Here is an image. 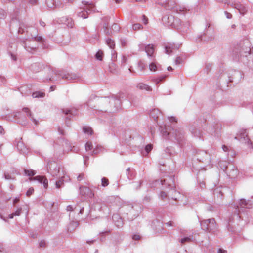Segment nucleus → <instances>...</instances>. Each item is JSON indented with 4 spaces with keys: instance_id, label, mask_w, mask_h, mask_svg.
<instances>
[{
    "instance_id": "obj_1",
    "label": "nucleus",
    "mask_w": 253,
    "mask_h": 253,
    "mask_svg": "<svg viewBox=\"0 0 253 253\" xmlns=\"http://www.w3.org/2000/svg\"><path fill=\"white\" fill-rule=\"evenodd\" d=\"M9 28L11 31L15 29L18 33L25 34L26 39L34 40L41 44L43 48L46 47L45 40L41 36H38V30L35 27L25 26L21 24L16 18H13L10 22Z\"/></svg>"
},
{
    "instance_id": "obj_2",
    "label": "nucleus",
    "mask_w": 253,
    "mask_h": 253,
    "mask_svg": "<svg viewBox=\"0 0 253 253\" xmlns=\"http://www.w3.org/2000/svg\"><path fill=\"white\" fill-rule=\"evenodd\" d=\"M124 94H120L117 97L115 96L105 97L97 98L98 108L95 109L98 113H113L121 108V102L123 100Z\"/></svg>"
},
{
    "instance_id": "obj_3",
    "label": "nucleus",
    "mask_w": 253,
    "mask_h": 253,
    "mask_svg": "<svg viewBox=\"0 0 253 253\" xmlns=\"http://www.w3.org/2000/svg\"><path fill=\"white\" fill-rule=\"evenodd\" d=\"M155 186L162 185L164 188H169L172 190V193L170 195L171 199L175 201H180L184 196L179 192L175 190V184L174 183V176L166 175L162 179L156 180L155 181Z\"/></svg>"
},
{
    "instance_id": "obj_4",
    "label": "nucleus",
    "mask_w": 253,
    "mask_h": 253,
    "mask_svg": "<svg viewBox=\"0 0 253 253\" xmlns=\"http://www.w3.org/2000/svg\"><path fill=\"white\" fill-rule=\"evenodd\" d=\"M251 43L248 40H245L233 45L231 55L234 60H239L242 57L251 55Z\"/></svg>"
},
{
    "instance_id": "obj_5",
    "label": "nucleus",
    "mask_w": 253,
    "mask_h": 253,
    "mask_svg": "<svg viewBox=\"0 0 253 253\" xmlns=\"http://www.w3.org/2000/svg\"><path fill=\"white\" fill-rule=\"evenodd\" d=\"M160 130L163 136L166 138L169 137H172L179 144H181L185 139L184 132L182 129L180 128L176 129H170L168 130L166 126L163 127L160 125Z\"/></svg>"
},
{
    "instance_id": "obj_6",
    "label": "nucleus",
    "mask_w": 253,
    "mask_h": 253,
    "mask_svg": "<svg viewBox=\"0 0 253 253\" xmlns=\"http://www.w3.org/2000/svg\"><path fill=\"white\" fill-rule=\"evenodd\" d=\"M30 69L34 73L39 72L42 70V72L47 75L43 79L44 82H48L53 81L54 78L53 75L55 71L51 69L50 67H45L44 65L41 62H36L32 64L30 67Z\"/></svg>"
},
{
    "instance_id": "obj_7",
    "label": "nucleus",
    "mask_w": 253,
    "mask_h": 253,
    "mask_svg": "<svg viewBox=\"0 0 253 253\" xmlns=\"http://www.w3.org/2000/svg\"><path fill=\"white\" fill-rule=\"evenodd\" d=\"M47 170L53 177L65 178V173L63 170L60 171V168L55 161L49 162L47 164Z\"/></svg>"
},
{
    "instance_id": "obj_8",
    "label": "nucleus",
    "mask_w": 253,
    "mask_h": 253,
    "mask_svg": "<svg viewBox=\"0 0 253 253\" xmlns=\"http://www.w3.org/2000/svg\"><path fill=\"white\" fill-rule=\"evenodd\" d=\"M253 207V203L251 200H246L245 199H240L237 203L234 204L237 216L240 218L239 214L243 212L246 209H251Z\"/></svg>"
},
{
    "instance_id": "obj_9",
    "label": "nucleus",
    "mask_w": 253,
    "mask_h": 253,
    "mask_svg": "<svg viewBox=\"0 0 253 253\" xmlns=\"http://www.w3.org/2000/svg\"><path fill=\"white\" fill-rule=\"evenodd\" d=\"M54 74L58 75L59 78L70 82L78 81L81 80L79 74L74 73H68L62 70L55 71Z\"/></svg>"
},
{
    "instance_id": "obj_10",
    "label": "nucleus",
    "mask_w": 253,
    "mask_h": 253,
    "mask_svg": "<svg viewBox=\"0 0 253 253\" xmlns=\"http://www.w3.org/2000/svg\"><path fill=\"white\" fill-rule=\"evenodd\" d=\"M202 229L209 232H214L216 229V223L214 218L200 221Z\"/></svg>"
},
{
    "instance_id": "obj_11",
    "label": "nucleus",
    "mask_w": 253,
    "mask_h": 253,
    "mask_svg": "<svg viewBox=\"0 0 253 253\" xmlns=\"http://www.w3.org/2000/svg\"><path fill=\"white\" fill-rule=\"evenodd\" d=\"M56 145L62 146L64 152L71 151L76 153L79 150V147L75 146H72V144L63 137H60L58 139Z\"/></svg>"
},
{
    "instance_id": "obj_12",
    "label": "nucleus",
    "mask_w": 253,
    "mask_h": 253,
    "mask_svg": "<svg viewBox=\"0 0 253 253\" xmlns=\"http://www.w3.org/2000/svg\"><path fill=\"white\" fill-rule=\"evenodd\" d=\"M35 41L31 39H25L21 41L20 44L27 52L33 54L38 48V45L34 43Z\"/></svg>"
},
{
    "instance_id": "obj_13",
    "label": "nucleus",
    "mask_w": 253,
    "mask_h": 253,
    "mask_svg": "<svg viewBox=\"0 0 253 253\" xmlns=\"http://www.w3.org/2000/svg\"><path fill=\"white\" fill-rule=\"evenodd\" d=\"M82 3H84L85 5L84 7V11L79 12L77 13V15L78 17L86 19L88 17V15L89 13L95 11V7L92 3H90L88 1H82Z\"/></svg>"
},
{
    "instance_id": "obj_14",
    "label": "nucleus",
    "mask_w": 253,
    "mask_h": 253,
    "mask_svg": "<svg viewBox=\"0 0 253 253\" xmlns=\"http://www.w3.org/2000/svg\"><path fill=\"white\" fill-rule=\"evenodd\" d=\"M243 74L240 71L237 70H233L229 73V82L234 83L237 84L243 78Z\"/></svg>"
},
{
    "instance_id": "obj_15",
    "label": "nucleus",
    "mask_w": 253,
    "mask_h": 253,
    "mask_svg": "<svg viewBox=\"0 0 253 253\" xmlns=\"http://www.w3.org/2000/svg\"><path fill=\"white\" fill-rule=\"evenodd\" d=\"M176 3L173 0H168L166 1L164 7L167 10H171L175 8V10L177 13L184 11L186 8L181 7H175Z\"/></svg>"
},
{
    "instance_id": "obj_16",
    "label": "nucleus",
    "mask_w": 253,
    "mask_h": 253,
    "mask_svg": "<svg viewBox=\"0 0 253 253\" xmlns=\"http://www.w3.org/2000/svg\"><path fill=\"white\" fill-rule=\"evenodd\" d=\"M197 160L205 164H209L210 161V155L205 151H199L197 153Z\"/></svg>"
},
{
    "instance_id": "obj_17",
    "label": "nucleus",
    "mask_w": 253,
    "mask_h": 253,
    "mask_svg": "<svg viewBox=\"0 0 253 253\" xmlns=\"http://www.w3.org/2000/svg\"><path fill=\"white\" fill-rule=\"evenodd\" d=\"M235 139L238 140L241 142H245L247 144L248 148L252 149L251 146L248 144V141L252 142L249 139L246 130L241 131L238 134V136L235 137Z\"/></svg>"
},
{
    "instance_id": "obj_18",
    "label": "nucleus",
    "mask_w": 253,
    "mask_h": 253,
    "mask_svg": "<svg viewBox=\"0 0 253 253\" xmlns=\"http://www.w3.org/2000/svg\"><path fill=\"white\" fill-rule=\"evenodd\" d=\"M46 3L49 10L63 7L62 4L59 0H46Z\"/></svg>"
},
{
    "instance_id": "obj_19",
    "label": "nucleus",
    "mask_w": 253,
    "mask_h": 253,
    "mask_svg": "<svg viewBox=\"0 0 253 253\" xmlns=\"http://www.w3.org/2000/svg\"><path fill=\"white\" fill-rule=\"evenodd\" d=\"M6 119L8 121H13L15 119H21L25 122L27 121V119L25 116H23L22 113L20 111L14 112L11 115H7Z\"/></svg>"
},
{
    "instance_id": "obj_20",
    "label": "nucleus",
    "mask_w": 253,
    "mask_h": 253,
    "mask_svg": "<svg viewBox=\"0 0 253 253\" xmlns=\"http://www.w3.org/2000/svg\"><path fill=\"white\" fill-rule=\"evenodd\" d=\"M145 48V52L147 53V55L148 57L151 59H153V54L154 53V47L153 45L152 44H148L147 45H145L144 44L140 45V48Z\"/></svg>"
},
{
    "instance_id": "obj_21",
    "label": "nucleus",
    "mask_w": 253,
    "mask_h": 253,
    "mask_svg": "<svg viewBox=\"0 0 253 253\" xmlns=\"http://www.w3.org/2000/svg\"><path fill=\"white\" fill-rule=\"evenodd\" d=\"M230 4L233 8L237 9L240 14L244 15L247 11L246 7L240 2H229Z\"/></svg>"
},
{
    "instance_id": "obj_22",
    "label": "nucleus",
    "mask_w": 253,
    "mask_h": 253,
    "mask_svg": "<svg viewBox=\"0 0 253 253\" xmlns=\"http://www.w3.org/2000/svg\"><path fill=\"white\" fill-rule=\"evenodd\" d=\"M222 169L224 171L226 172L228 176L231 178H235L238 174V169L234 166H232V168L229 172H228L229 168L226 166H225Z\"/></svg>"
},
{
    "instance_id": "obj_23",
    "label": "nucleus",
    "mask_w": 253,
    "mask_h": 253,
    "mask_svg": "<svg viewBox=\"0 0 253 253\" xmlns=\"http://www.w3.org/2000/svg\"><path fill=\"white\" fill-rule=\"evenodd\" d=\"M22 110L26 114L27 117H28L35 125H37L38 124V121L34 118V115L29 108L24 107L22 108Z\"/></svg>"
},
{
    "instance_id": "obj_24",
    "label": "nucleus",
    "mask_w": 253,
    "mask_h": 253,
    "mask_svg": "<svg viewBox=\"0 0 253 253\" xmlns=\"http://www.w3.org/2000/svg\"><path fill=\"white\" fill-rule=\"evenodd\" d=\"M80 193L82 195L87 196L89 198H92L94 195V193L90 190V189L86 186L80 187Z\"/></svg>"
},
{
    "instance_id": "obj_25",
    "label": "nucleus",
    "mask_w": 253,
    "mask_h": 253,
    "mask_svg": "<svg viewBox=\"0 0 253 253\" xmlns=\"http://www.w3.org/2000/svg\"><path fill=\"white\" fill-rule=\"evenodd\" d=\"M201 41L205 42L211 41L214 39V36L212 33L211 32L210 30H207L204 34L201 36Z\"/></svg>"
},
{
    "instance_id": "obj_26",
    "label": "nucleus",
    "mask_w": 253,
    "mask_h": 253,
    "mask_svg": "<svg viewBox=\"0 0 253 253\" xmlns=\"http://www.w3.org/2000/svg\"><path fill=\"white\" fill-rule=\"evenodd\" d=\"M33 179L43 184L44 188L46 189L48 187V180L45 176H37L34 177Z\"/></svg>"
},
{
    "instance_id": "obj_27",
    "label": "nucleus",
    "mask_w": 253,
    "mask_h": 253,
    "mask_svg": "<svg viewBox=\"0 0 253 253\" xmlns=\"http://www.w3.org/2000/svg\"><path fill=\"white\" fill-rule=\"evenodd\" d=\"M153 225L155 226V230L156 232L160 233H164L166 231L163 227V223L158 220H154L153 222Z\"/></svg>"
},
{
    "instance_id": "obj_28",
    "label": "nucleus",
    "mask_w": 253,
    "mask_h": 253,
    "mask_svg": "<svg viewBox=\"0 0 253 253\" xmlns=\"http://www.w3.org/2000/svg\"><path fill=\"white\" fill-rule=\"evenodd\" d=\"M112 220L117 227L120 228L123 226V220L119 214H114L112 216Z\"/></svg>"
},
{
    "instance_id": "obj_29",
    "label": "nucleus",
    "mask_w": 253,
    "mask_h": 253,
    "mask_svg": "<svg viewBox=\"0 0 253 253\" xmlns=\"http://www.w3.org/2000/svg\"><path fill=\"white\" fill-rule=\"evenodd\" d=\"M191 133L195 137L199 138H201L203 136V132L201 130L195 126H192L190 128Z\"/></svg>"
},
{
    "instance_id": "obj_30",
    "label": "nucleus",
    "mask_w": 253,
    "mask_h": 253,
    "mask_svg": "<svg viewBox=\"0 0 253 253\" xmlns=\"http://www.w3.org/2000/svg\"><path fill=\"white\" fill-rule=\"evenodd\" d=\"M126 174L128 179L131 180L135 177L136 173L133 169L129 167L126 169Z\"/></svg>"
},
{
    "instance_id": "obj_31",
    "label": "nucleus",
    "mask_w": 253,
    "mask_h": 253,
    "mask_svg": "<svg viewBox=\"0 0 253 253\" xmlns=\"http://www.w3.org/2000/svg\"><path fill=\"white\" fill-rule=\"evenodd\" d=\"M149 114L151 118L157 121V119L161 115V112L158 109L154 108L150 111Z\"/></svg>"
},
{
    "instance_id": "obj_32",
    "label": "nucleus",
    "mask_w": 253,
    "mask_h": 253,
    "mask_svg": "<svg viewBox=\"0 0 253 253\" xmlns=\"http://www.w3.org/2000/svg\"><path fill=\"white\" fill-rule=\"evenodd\" d=\"M17 148L21 153L25 154L28 153V149L22 142L19 141L17 143Z\"/></svg>"
},
{
    "instance_id": "obj_33",
    "label": "nucleus",
    "mask_w": 253,
    "mask_h": 253,
    "mask_svg": "<svg viewBox=\"0 0 253 253\" xmlns=\"http://www.w3.org/2000/svg\"><path fill=\"white\" fill-rule=\"evenodd\" d=\"M106 151L105 149L102 146L97 145L91 152V155H95L98 154L103 153Z\"/></svg>"
},
{
    "instance_id": "obj_34",
    "label": "nucleus",
    "mask_w": 253,
    "mask_h": 253,
    "mask_svg": "<svg viewBox=\"0 0 253 253\" xmlns=\"http://www.w3.org/2000/svg\"><path fill=\"white\" fill-rule=\"evenodd\" d=\"M153 62L149 65V69L151 72H156L158 70L160 65L156 62H154V59H151Z\"/></svg>"
},
{
    "instance_id": "obj_35",
    "label": "nucleus",
    "mask_w": 253,
    "mask_h": 253,
    "mask_svg": "<svg viewBox=\"0 0 253 253\" xmlns=\"http://www.w3.org/2000/svg\"><path fill=\"white\" fill-rule=\"evenodd\" d=\"M137 87L141 90H145L147 91H151L152 90L150 86L142 83L138 84L137 85Z\"/></svg>"
},
{
    "instance_id": "obj_36",
    "label": "nucleus",
    "mask_w": 253,
    "mask_h": 253,
    "mask_svg": "<svg viewBox=\"0 0 253 253\" xmlns=\"http://www.w3.org/2000/svg\"><path fill=\"white\" fill-rule=\"evenodd\" d=\"M174 48H175L176 49L178 48V47L176 46V47L172 44H169L168 45H166L165 47V53L167 54H170L172 52V50L174 49Z\"/></svg>"
},
{
    "instance_id": "obj_37",
    "label": "nucleus",
    "mask_w": 253,
    "mask_h": 253,
    "mask_svg": "<svg viewBox=\"0 0 253 253\" xmlns=\"http://www.w3.org/2000/svg\"><path fill=\"white\" fill-rule=\"evenodd\" d=\"M193 239V235H190L189 236L184 237L180 239L179 242L181 244H185L186 243H189L192 241Z\"/></svg>"
},
{
    "instance_id": "obj_38",
    "label": "nucleus",
    "mask_w": 253,
    "mask_h": 253,
    "mask_svg": "<svg viewBox=\"0 0 253 253\" xmlns=\"http://www.w3.org/2000/svg\"><path fill=\"white\" fill-rule=\"evenodd\" d=\"M63 113H64L65 115H69V117H67V119H70V117L74 116L76 114L77 110H75L74 111L72 110L66 109H62Z\"/></svg>"
},
{
    "instance_id": "obj_39",
    "label": "nucleus",
    "mask_w": 253,
    "mask_h": 253,
    "mask_svg": "<svg viewBox=\"0 0 253 253\" xmlns=\"http://www.w3.org/2000/svg\"><path fill=\"white\" fill-rule=\"evenodd\" d=\"M106 44L112 49H114L115 47L114 41L110 38L106 39Z\"/></svg>"
},
{
    "instance_id": "obj_40",
    "label": "nucleus",
    "mask_w": 253,
    "mask_h": 253,
    "mask_svg": "<svg viewBox=\"0 0 253 253\" xmlns=\"http://www.w3.org/2000/svg\"><path fill=\"white\" fill-rule=\"evenodd\" d=\"M221 128V125L220 124H216L215 125L213 126V127L211 128V130H210V133L212 135H215L216 133H217L219 130Z\"/></svg>"
},
{
    "instance_id": "obj_41",
    "label": "nucleus",
    "mask_w": 253,
    "mask_h": 253,
    "mask_svg": "<svg viewBox=\"0 0 253 253\" xmlns=\"http://www.w3.org/2000/svg\"><path fill=\"white\" fill-rule=\"evenodd\" d=\"M63 19H65V24L69 28H72L74 26V22L71 18L65 17L63 18Z\"/></svg>"
},
{
    "instance_id": "obj_42",
    "label": "nucleus",
    "mask_w": 253,
    "mask_h": 253,
    "mask_svg": "<svg viewBox=\"0 0 253 253\" xmlns=\"http://www.w3.org/2000/svg\"><path fill=\"white\" fill-rule=\"evenodd\" d=\"M146 65L143 63V61H140L138 62L137 64V69L139 71L144 72L146 69Z\"/></svg>"
},
{
    "instance_id": "obj_43",
    "label": "nucleus",
    "mask_w": 253,
    "mask_h": 253,
    "mask_svg": "<svg viewBox=\"0 0 253 253\" xmlns=\"http://www.w3.org/2000/svg\"><path fill=\"white\" fill-rule=\"evenodd\" d=\"M32 96L33 98H43L45 96V93L39 91H35L32 93Z\"/></svg>"
},
{
    "instance_id": "obj_44",
    "label": "nucleus",
    "mask_w": 253,
    "mask_h": 253,
    "mask_svg": "<svg viewBox=\"0 0 253 253\" xmlns=\"http://www.w3.org/2000/svg\"><path fill=\"white\" fill-rule=\"evenodd\" d=\"M58 179V180H57L55 182V185L56 187L57 188H60L63 185H64V178H57Z\"/></svg>"
},
{
    "instance_id": "obj_45",
    "label": "nucleus",
    "mask_w": 253,
    "mask_h": 253,
    "mask_svg": "<svg viewBox=\"0 0 253 253\" xmlns=\"http://www.w3.org/2000/svg\"><path fill=\"white\" fill-rule=\"evenodd\" d=\"M22 208H18L14 212L9 215V218L12 219L14 216H19L21 213Z\"/></svg>"
},
{
    "instance_id": "obj_46",
    "label": "nucleus",
    "mask_w": 253,
    "mask_h": 253,
    "mask_svg": "<svg viewBox=\"0 0 253 253\" xmlns=\"http://www.w3.org/2000/svg\"><path fill=\"white\" fill-rule=\"evenodd\" d=\"M78 226V223L76 221H72L70 222L69 225L68 231L69 232H72V231L74 230L75 228H76Z\"/></svg>"
},
{
    "instance_id": "obj_47",
    "label": "nucleus",
    "mask_w": 253,
    "mask_h": 253,
    "mask_svg": "<svg viewBox=\"0 0 253 253\" xmlns=\"http://www.w3.org/2000/svg\"><path fill=\"white\" fill-rule=\"evenodd\" d=\"M167 75L164 76H160L158 78H153L152 79V81L156 84H158L160 82L163 81L166 78Z\"/></svg>"
},
{
    "instance_id": "obj_48",
    "label": "nucleus",
    "mask_w": 253,
    "mask_h": 253,
    "mask_svg": "<svg viewBox=\"0 0 253 253\" xmlns=\"http://www.w3.org/2000/svg\"><path fill=\"white\" fill-rule=\"evenodd\" d=\"M83 132L88 135H92L93 130L92 128L88 126H85L83 128Z\"/></svg>"
},
{
    "instance_id": "obj_49",
    "label": "nucleus",
    "mask_w": 253,
    "mask_h": 253,
    "mask_svg": "<svg viewBox=\"0 0 253 253\" xmlns=\"http://www.w3.org/2000/svg\"><path fill=\"white\" fill-rule=\"evenodd\" d=\"M104 33L107 35H110L112 34V31L108 28V25L106 23L103 26Z\"/></svg>"
},
{
    "instance_id": "obj_50",
    "label": "nucleus",
    "mask_w": 253,
    "mask_h": 253,
    "mask_svg": "<svg viewBox=\"0 0 253 253\" xmlns=\"http://www.w3.org/2000/svg\"><path fill=\"white\" fill-rule=\"evenodd\" d=\"M109 184V180L106 177H103L101 179V185L103 187H106Z\"/></svg>"
},
{
    "instance_id": "obj_51",
    "label": "nucleus",
    "mask_w": 253,
    "mask_h": 253,
    "mask_svg": "<svg viewBox=\"0 0 253 253\" xmlns=\"http://www.w3.org/2000/svg\"><path fill=\"white\" fill-rule=\"evenodd\" d=\"M103 55V52L99 50L96 53L95 58L98 60L101 61L102 60Z\"/></svg>"
},
{
    "instance_id": "obj_52",
    "label": "nucleus",
    "mask_w": 253,
    "mask_h": 253,
    "mask_svg": "<svg viewBox=\"0 0 253 253\" xmlns=\"http://www.w3.org/2000/svg\"><path fill=\"white\" fill-rule=\"evenodd\" d=\"M143 28V26L140 23H135L132 25V29L134 31L141 30Z\"/></svg>"
},
{
    "instance_id": "obj_53",
    "label": "nucleus",
    "mask_w": 253,
    "mask_h": 253,
    "mask_svg": "<svg viewBox=\"0 0 253 253\" xmlns=\"http://www.w3.org/2000/svg\"><path fill=\"white\" fill-rule=\"evenodd\" d=\"M24 172L27 175L29 176H34L36 173L34 170L28 169H25Z\"/></svg>"
},
{
    "instance_id": "obj_54",
    "label": "nucleus",
    "mask_w": 253,
    "mask_h": 253,
    "mask_svg": "<svg viewBox=\"0 0 253 253\" xmlns=\"http://www.w3.org/2000/svg\"><path fill=\"white\" fill-rule=\"evenodd\" d=\"M85 148L86 151L91 150L93 148V145L91 142H87L85 145Z\"/></svg>"
},
{
    "instance_id": "obj_55",
    "label": "nucleus",
    "mask_w": 253,
    "mask_h": 253,
    "mask_svg": "<svg viewBox=\"0 0 253 253\" xmlns=\"http://www.w3.org/2000/svg\"><path fill=\"white\" fill-rule=\"evenodd\" d=\"M120 43L122 46L125 47L127 45V40L125 38H121L120 39Z\"/></svg>"
},
{
    "instance_id": "obj_56",
    "label": "nucleus",
    "mask_w": 253,
    "mask_h": 253,
    "mask_svg": "<svg viewBox=\"0 0 253 253\" xmlns=\"http://www.w3.org/2000/svg\"><path fill=\"white\" fill-rule=\"evenodd\" d=\"M112 29L114 32H118L120 30V27L117 24L114 23L112 26Z\"/></svg>"
},
{
    "instance_id": "obj_57",
    "label": "nucleus",
    "mask_w": 253,
    "mask_h": 253,
    "mask_svg": "<svg viewBox=\"0 0 253 253\" xmlns=\"http://www.w3.org/2000/svg\"><path fill=\"white\" fill-rule=\"evenodd\" d=\"M135 184L134 187L136 190L139 189L141 186L142 181H140L139 182H134Z\"/></svg>"
},
{
    "instance_id": "obj_58",
    "label": "nucleus",
    "mask_w": 253,
    "mask_h": 253,
    "mask_svg": "<svg viewBox=\"0 0 253 253\" xmlns=\"http://www.w3.org/2000/svg\"><path fill=\"white\" fill-rule=\"evenodd\" d=\"M153 146L151 144L147 145L145 147V150L147 153H149L152 149Z\"/></svg>"
},
{
    "instance_id": "obj_59",
    "label": "nucleus",
    "mask_w": 253,
    "mask_h": 253,
    "mask_svg": "<svg viewBox=\"0 0 253 253\" xmlns=\"http://www.w3.org/2000/svg\"><path fill=\"white\" fill-rule=\"evenodd\" d=\"M34 191V188H32V187H31V188H29V189L27 191L26 194V195H27V196H28V197H29V196H31V195L33 193Z\"/></svg>"
},
{
    "instance_id": "obj_60",
    "label": "nucleus",
    "mask_w": 253,
    "mask_h": 253,
    "mask_svg": "<svg viewBox=\"0 0 253 253\" xmlns=\"http://www.w3.org/2000/svg\"><path fill=\"white\" fill-rule=\"evenodd\" d=\"M6 16L5 12L1 8H0V19H3Z\"/></svg>"
},
{
    "instance_id": "obj_61",
    "label": "nucleus",
    "mask_w": 253,
    "mask_h": 253,
    "mask_svg": "<svg viewBox=\"0 0 253 253\" xmlns=\"http://www.w3.org/2000/svg\"><path fill=\"white\" fill-rule=\"evenodd\" d=\"M182 59L181 57L178 56L176 57L175 60V63L176 65H179L181 64L182 62Z\"/></svg>"
},
{
    "instance_id": "obj_62",
    "label": "nucleus",
    "mask_w": 253,
    "mask_h": 253,
    "mask_svg": "<svg viewBox=\"0 0 253 253\" xmlns=\"http://www.w3.org/2000/svg\"><path fill=\"white\" fill-rule=\"evenodd\" d=\"M151 200V197L149 195L145 196L143 198V201L145 203H148Z\"/></svg>"
},
{
    "instance_id": "obj_63",
    "label": "nucleus",
    "mask_w": 253,
    "mask_h": 253,
    "mask_svg": "<svg viewBox=\"0 0 253 253\" xmlns=\"http://www.w3.org/2000/svg\"><path fill=\"white\" fill-rule=\"evenodd\" d=\"M167 196V193L164 192V191H161L160 193V195H159V197L162 199H165Z\"/></svg>"
},
{
    "instance_id": "obj_64",
    "label": "nucleus",
    "mask_w": 253,
    "mask_h": 253,
    "mask_svg": "<svg viewBox=\"0 0 253 253\" xmlns=\"http://www.w3.org/2000/svg\"><path fill=\"white\" fill-rule=\"evenodd\" d=\"M127 209L130 210V211H129L130 214H133L134 213V211L135 210V208H134V206H133V205L127 206Z\"/></svg>"
}]
</instances>
